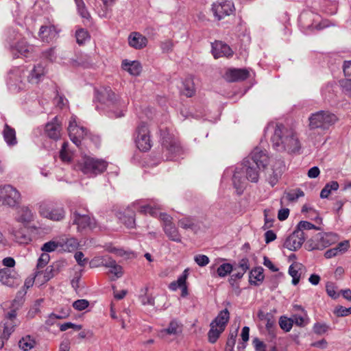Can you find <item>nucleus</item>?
<instances>
[{
    "mask_svg": "<svg viewBox=\"0 0 351 351\" xmlns=\"http://www.w3.org/2000/svg\"><path fill=\"white\" fill-rule=\"evenodd\" d=\"M164 231L166 235L171 241L180 243L181 242V236L176 227L172 223H168L164 226Z\"/></svg>",
    "mask_w": 351,
    "mask_h": 351,
    "instance_id": "e433bc0d",
    "label": "nucleus"
},
{
    "mask_svg": "<svg viewBox=\"0 0 351 351\" xmlns=\"http://www.w3.org/2000/svg\"><path fill=\"white\" fill-rule=\"evenodd\" d=\"M21 195L20 192L10 184L0 185V206L11 208L20 204Z\"/></svg>",
    "mask_w": 351,
    "mask_h": 351,
    "instance_id": "1a4fd4ad",
    "label": "nucleus"
},
{
    "mask_svg": "<svg viewBox=\"0 0 351 351\" xmlns=\"http://www.w3.org/2000/svg\"><path fill=\"white\" fill-rule=\"evenodd\" d=\"M350 247V243L348 240L339 243L336 247L326 251L324 256L326 258H331L339 254L345 253Z\"/></svg>",
    "mask_w": 351,
    "mask_h": 351,
    "instance_id": "cd10ccee",
    "label": "nucleus"
},
{
    "mask_svg": "<svg viewBox=\"0 0 351 351\" xmlns=\"http://www.w3.org/2000/svg\"><path fill=\"white\" fill-rule=\"evenodd\" d=\"M45 73V68L41 64H38L34 66V69L31 72V77L32 80L34 79L36 82H38L41 77H43Z\"/></svg>",
    "mask_w": 351,
    "mask_h": 351,
    "instance_id": "c03bdc74",
    "label": "nucleus"
},
{
    "mask_svg": "<svg viewBox=\"0 0 351 351\" xmlns=\"http://www.w3.org/2000/svg\"><path fill=\"white\" fill-rule=\"evenodd\" d=\"M162 135V152L167 160H172L181 153V147L172 134L165 132Z\"/></svg>",
    "mask_w": 351,
    "mask_h": 351,
    "instance_id": "9d476101",
    "label": "nucleus"
},
{
    "mask_svg": "<svg viewBox=\"0 0 351 351\" xmlns=\"http://www.w3.org/2000/svg\"><path fill=\"white\" fill-rule=\"evenodd\" d=\"M238 267L241 269V271L245 273L250 269V263L248 258H242L239 262Z\"/></svg>",
    "mask_w": 351,
    "mask_h": 351,
    "instance_id": "774afa93",
    "label": "nucleus"
},
{
    "mask_svg": "<svg viewBox=\"0 0 351 351\" xmlns=\"http://www.w3.org/2000/svg\"><path fill=\"white\" fill-rule=\"evenodd\" d=\"M17 313L15 308H5L4 311L3 325L0 324V349L3 348L10 335L19 324Z\"/></svg>",
    "mask_w": 351,
    "mask_h": 351,
    "instance_id": "423d86ee",
    "label": "nucleus"
},
{
    "mask_svg": "<svg viewBox=\"0 0 351 351\" xmlns=\"http://www.w3.org/2000/svg\"><path fill=\"white\" fill-rule=\"evenodd\" d=\"M184 89L182 93L187 97H191L195 93V87L193 82L191 79H187L183 82Z\"/></svg>",
    "mask_w": 351,
    "mask_h": 351,
    "instance_id": "49530a36",
    "label": "nucleus"
},
{
    "mask_svg": "<svg viewBox=\"0 0 351 351\" xmlns=\"http://www.w3.org/2000/svg\"><path fill=\"white\" fill-rule=\"evenodd\" d=\"M3 136L8 145L13 146L17 143L15 130L10 128L8 124L4 126Z\"/></svg>",
    "mask_w": 351,
    "mask_h": 351,
    "instance_id": "c9c22d12",
    "label": "nucleus"
},
{
    "mask_svg": "<svg viewBox=\"0 0 351 351\" xmlns=\"http://www.w3.org/2000/svg\"><path fill=\"white\" fill-rule=\"evenodd\" d=\"M279 325L283 330L289 332L293 325L292 318L282 316L279 320Z\"/></svg>",
    "mask_w": 351,
    "mask_h": 351,
    "instance_id": "3c124183",
    "label": "nucleus"
},
{
    "mask_svg": "<svg viewBox=\"0 0 351 351\" xmlns=\"http://www.w3.org/2000/svg\"><path fill=\"white\" fill-rule=\"evenodd\" d=\"M61 123L58 117L45 125V133L51 139L58 140L60 137Z\"/></svg>",
    "mask_w": 351,
    "mask_h": 351,
    "instance_id": "aec40b11",
    "label": "nucleus"
},
{
    "mask_svg": "<svg viewBox=\"0 0 351 351\" xmlns=\"http://www.w3.org/2000/svg\"><path fill=\"white\" fill-rule=\"evenodd\" d=\"M189 276V269H186L183 273L178 277V280L171 282L169 288L171 291H176L178 288L181 289V295L185 297L188 295V289L186 286V279Z\"/></svg>",
    "mask_w": 351,
    "mask_h": 351,
    "instance_id": "f3484780",
    "label": "nucleus"
},
{
    "mask_svg": "<svg viewBox=\"0 0 351 351\" xmlns=\"http://www.w3.org/2000/svg\"><path fill=\"white\" fill-rule=\"evenodd\" d=\"M97 98L99 102L106 104L111 108L115 117L123 116V112L125 111L128 101V99H122L116 95L110 87L104 88L98 92Z\"/></svg>",
    "mask_w": 351,
    "mask_h": 351,
    "instance_id": "7ed1b4c3",
    "label": "nucleus"
},
{
    "mask_svg": "<svg viewBox=\"0 0 351 351\" xmlns=\"http://www.w3.org/2000/svg\"><path fill=\"white\" fill-rule=\"evenodd\" d=\"M263 279V268L262 267H255L250 272L249 282L251 285H258Z\"/></svg>",
    "mask_w": 351,
    "mask_h": 351,
    "instance_id": "f704fd0d",
    "label": "nucleus"
},
{
    "mask_svg": "<svg viewBox=\"0 0 351 351\" xmlns=\"http://www.w3.org/2000/svg\"><path fill=\"white\" fill-rule=\"evenodd\" d=\"M149 130L145 123H140L135 132L134 141L136 147L142 152L149 151L152 146Z\"/></svg>",
    "mask_w": 351,
    "mask_h": 351,
    "instance_id": "9b49d317",
    "label": "nucleus"
},
{
    "mask_svg": "<svg viewBox=\"0 0 351 351\" xmlns=\"http://www.w3.org/2000/svg\"><path fill=\"white\" fill-rule=\"evenodd\" d=\"M132 207H134L135 210H137L141 213H149L153 217H156L158 215L157 209L151 206L149 204L140 205L138 202H134L132 204Z\"/></svg>",
    "mask_w": 351,
    "mask_h": 351,
    "instance_id": "58836bf2",
    "label": "nucleus"
},
{
    "mask_svg": "<svg viewBox=\"0 0 351 351\" xmlns=\"http://www.w3.org/2000/svg\"><path fill=\"white\" fill-rule=\"evenodd\" d=\"M80 170L88 176H95L105 171L108 162L102 159L84 157L79 163Z\"/></svg>",
    "mask_w": 351,
    "mask_h": 351,
    "instance_id": "6e6552de",
    "label": "nucleus"
},
{
    "mask_svg": "<svg viewBox=\"0 0 351 351\" xmlns=\"http://www.w3.org/2000/svg\"><path fill=\"white\" fill-rule=\"evenodd\" d=\"M307 236L304 232L295 230L286 238L283 246L289 250L296 251L302 247Z\"/></svg>",
    "mask_w": 351,
    "mask_h": 351,
    "instance_id": "4468645a",
    "label": "nucleus"
},
{
    "mask_svg": "<svg viewBox=\"0 0 351 351\" xmlns=\"http://www.w3.org/2000/svg\"><path fill=\"white\" fill-rule=\"evenodd\" d=\"M10 233L13 240L19 244L28 243L31 241L28 231L25 227H12Z\"/></svg>",
    "mask_w": 351,
    "mask_h": 351,
    "instance_id": "6ab92c4d",
    "label": "nucleus"
},
{
    "mask_svg": "<svg viewBox=\"0 0 351 351\" xmlns=\"http://www.w3.org/2000/svg\"><path fill=\"white\" fill-rule=\"evenodd\" d=\"M147 38L137 32L130 33L128 36L129 45L136 49H141L147 45Z\"/></svg>",
    "mask_w": 351,
    "mask_h": 351,
    "instance_id": "4be33fe9",
    "label": "nucleus"
},
{
    "mask_svg": "<svg viewBox=\"0 0 351 351\" xmlns=\"http://www.w3.org/2000/svg\"><path fill=\"white\" fill-rule=\"evenodd\" d=\"M122 68L132 75H138L141 71V66L137 61L128 62L125 60L122 62Z\"/></svg>",
    "mask_w": 351,
    "mask_h": 351,
    "instance_id": "72a5a7b5",
    "label": "nucleus"
},
{
    "mask_svg": "<svg viewBox=\"0 0 351 351\" xmlns=\"http://www.w3.org/2000/svg\"><path fill=\"white\" fill-rule=\"evenodd\" d=\"M212 53L215 58L230 57L233 54L230 47L221 41H216L212 44Z\"/></svg>",
    "mask_w": 351,
    "mask_h": 351,
    "instance_id": "a211bd4d",
    "label": "nucleus"
},
{
    "mask_svg": "<svg viewBox=\"0 0 351 351\" xmlns=\"http://www.w3.org/2000/svg\"><path fill=\"white\" fill-rule=\"evenodd\" d=\"M230 319L227 308L221 311L218 315L210 324V328L208 332V340L210 343H215L224 331Z\"/></svg>",
    "mask_w": 351,
    "mask_h": 351,
    "instance_id": "0eeeda50",
    "label": "nucleus"
},
{
    "mask_svg": "<svg viewBox=\"0 0 351 351\" xmlns=\"http://www.w3.org/2000/svg\"><path fill=\"white\" fill-rule=\"evenodd\" d=\"M324 242H325L326 247L334 244L339 239L337 234L332 232H324Z\"/></svg>",
    "mask_w": 351,
    "mask_h": 351,
    "instance_id": "603ef678",
    "label": "nucleus"
},
{
    "mask_svg": "<svg viewBox=\"0 0 351 351\" xmlns=\"http://www.w3.org/2000/svg\"><path fill=\"white\" fill-rule=\"evenodd\" d=\"M303 271V265L300 263H294L289 268V274L292 277V283L296 285Z\"/></svg>",
    "mask_w": 351,
    "mask_h": 351,
    "instance_id": "2f4dec72",
    "label": "nucleus"
},
{
    "mask_svg": "<svg viewBox=\"0 0 351 351\" xmlns=\"http://www.w3.org/2000/svg\"><path fill=\"white\" fill-rule=\"evenodd\" d=\"M285 165L281 160H278L274 165L272 174L267 178V181L271 186H274L277 184L283 171L285 170Z\"/></svg>",
    "mask_w": 351,
    "mask_h": 351,
    "instance_id": "bb28decb",
    "label": "nucleus"
},
{
    "mask_svg": "<svg viewBox=\"0 0 351 351\" xmlns=\"http://www.w3.org/2000/svg\"><path fill=\"white\" fill-rule=\"evenodd\" d=\"M271 141L274 148L279 152L298 153L301 149V144L295 132L282 124H276Z\"/></svg>",
    "mask_w": 351,
    "mask_h": 351,
    "instance_id": "f03ea898",
    "label": "nucleus"
},
{
    "mask_svg": "<svg viewBox=\"0 0 351 351\" xmlns=\"http://www.w3.org/2000/svg\"><path fill=\"white\" fill-rule=\"evenodd\" d=\"M326 292L330 297L335 299L339 296V293L337 291V287L334 283L328 282L326 284Z\"/></svg>",
    "mask_w": 351,
    "mask_h": 351,
    "instance_id": "4d7b16f0",
    "label": "nucleus"
},
{
    "mask_svg": "<svg viewBox=\"0 0 351 351\" xmlns=\"http://www.w3.org/2000/svg\"><path fill=\"white\" fill-rule=\"evenodd\" d=\"M45 279H46L45 275L43 274V271L40 269H38V270L36 269L34 273L35 282L36 284H38V285H41L49 280H45Z\"/></svg>",
    "mask_w": 351,
    "mask_h": 351,
    "instance_id": "13d9d810",
    "label": "nucleus"
},
{
    "mask_svg": "<svg viewBox=\"0 0 351 351\" xmlns=\"http://www.w3.org/2000/svg\"><path fill=\"white\" fill-rule=\"evenodd\" d=\"M304 195V193L300 189L291 191L289 192L285 193V195L280 199V204L281 205L283 204V201L285 199L289 202H295L297 201L299 197H303Z\"/></svg>",
    "mask_w": 351,
    "mask_h": 351,
    "instance_id": "ea45409f",
    "label": "nucleus"
},
{
    "mask_svg": "<svg viewBox=\"0 0 351 351\" xmlns=\"http://www.w3.org/2000/svg\"><path fill=\"white\" fill-rule=\"evenodd\" d=\"M0 282L8 287L17 286L20 283V278L14 269L3 268L0 269Z\"/></svg>",
    "mask_w": 351,
    "mask_h": 351,
    "instance_id": "dca6fc26",
    "label": "nucleus"
},
{
    "mask_svg": "<svg viewBox=\"0 0 351 351\" xmlns=\"http://www.w3.org/2000/svg\"><path fill=\"white\" fill-rule=\"evenodd\" d=\"M311 130H328L338 121V117L329 110H320L313 113L308 118Z\"/></svg>",
    "mask_w": 351,
    "mask_h": 351,
    "instance_id": "20e7f679",
    "label": "nucleus"
},
{
    "mask_svg": "<svg viewBox=\"0 0 351 351\" xmlns=\"http://www.w3.org/2000/svg\"><path fill=\"white\" fill-rule=\"evenodd\" d=\"M248 77L249 71L244 69H232L226 73V79L230 82L244 80Z\"/></svg>",
    "mask_w": 351,
    "mask_h": 351,
    "instance_id": "a878e982",
    "label": "nucleus"
},
{
    "mask_svg": "<svg viewBox=\"0 0 351 351\" xmlns=\"http://www.w3.org/2000/svg\"><path fill=\"white\" fill-rule=\"evenodd\" d=\"M111 266H109L108 268H109V273L113 275V277H112V280H115L117 278H119L122 276L123 272L122 267L118 264H117L116 261L113 260L112 262H111Z\"/></svg>",
    "mask_w": 351,
    "mask_h": 351,
    "instance_id": "37998d69",
    "label": "nucleus"
},
{
    "mask_svg": "<svg viewBox=\"0 0 351 351\" xmlns=\"http://www.w3.org/2000/svg\"><path fill=\"white\" fill-rule=\"evenodd\" d=\"M19 347L23 351H30L36 349L38 344L36 340L30 335L22 337L19 341Z\"/></svg>",
    "mask_w": 351,
    "mask_h": 351,
    "instance_id": "7c9ffc66",
    "label": "nucleus"
},
{
    "mask_svg": "<svg viewBox=\"0 0 351 351\" xmlns=\"http://www.w3.org/2000/svg\"><path fill=\"white\" fill-rule=\"evenodd\" d=\"M178 223L180 228L185 230H194L196 228L195 219L189 217L180 219Z\"/></svg>",
    "mask_w": 351,
    "mask_h": 351,
    "instance_id": "79ce46f5",
    "label": "nucleus"
},
{
    "mask_svg": "<svg viewBox=\"0 0 351 351\" xmlns=\"http://www.w3.org/2000/svg\"><path fill=\"white\" fill-rule=\"evenodd\" d=\"M194 261L200 267H204L210 262L209 258L204 254H197L195 256Z\"/></svg>",
    "mask_w": 351,
    "mask_h": 351,
    "instance_id": "6e6d98bb",
    "label": "nucleus"
},
{
    "mask_svg": "<svg viewBox=\"0 0 351 351\" xmlns=\"http://www.w3.org/2000/svg\"><path fill=\"white\" fill-rule=\"evenodd\" d=\"M339 184L337 181H332L327 183L322 189L320 193V197L322 199L328 198L332 191H337Z\"/></svg>",
    "mask_w": 351,
    "mask_h": 351,
    "instance_id": "a19ab883",
    "label": "nucleus"
},
{
    "mask_svg": "<svg viewBox=\"0 0 351 351\" xmlns=\"http://www.w3.org/2000/svg\"><path fill=\"white\" fill-rule=\"evenodd\" d=\"M293 324H295L299 326H304L308 324V320L303 317L294 315L292 317Z\"/></svg>",
    "mask_w": 351,
    "mask_h": 351,
    "instance_id": "0e129e2a",
    "label": "nucleus"
},
{
    "mask_svg": "<svg viewBox=\"0 0 351 351\" xmlns=\"http://www.w3.org/2000/svg\"><path fill=\"white\" fill-rule=\"evenodd\" d=\"M76 41L80 45H84L90 39V35L87 30L79 29L75 32Z\"/></svg>",
    "mask_w": 351,
    "mask_h": 351,
    "instance_id": "a18cd8bd",
    "label": "nucleus"
},
{
    "mask_svg": "<svg viewBox=\"0 0 351 351\" xmlns=\"http://www.w3.org/2000/svg\"><path fill=\"white\" fill-rule=\"evenodd\" d=\"M34 219L32 211L27 206H22L18 209L16 219L19 222L29 223Z\"/></svg>",
    "mask_w": 351,
    "mask_h": 351,
    "instance_id": "c756f323",
    "label": "nucleus"
},
{
    "mask_svg": "<svg viewBox=\"0 0 351 351\" xmlns=\"http://www.w3.org/2000/svg\"><path fill=\"white\" fill-rule=\"evenodd\" d=\"M341 86L345 94L351 98V80H342Z\"/></svg>",
    "mask_w": 351,
    "mask_h": 351,
    "instance_id": "680f3d73",
    "label": "nucleus"
},
{
    "mask_svg": "<svg viewBox=\"0 0 351 351\" xmlns=\"http://www.w3.org/2000/svg\"><path fill=\"white\" fill-rule=\"evenodd\" d=\"M182 331L181 326L176 321H171L167 328L158 332V337L166 339L167 335H177Z\"/></svg>",
    "mask_w": 351,
    "mask_h": 351,
    "instance_id": "c85d7f7f",
    "label": "nucleus"
},
{
    "mask_svg": "<svg viewBox=\"0 0 351 351\" xmlns=\"http://www.w3.org/2000/svg\"><path fill=\"white\" fill-rule=\"evenodd\" d=\"M8 88L12 92H16L22 88V80L19 71L10 72L7 82Z\"/></svg>",
    "mask_w": 351,
    "mask_h": 351,
    "instance_id": "393cba45",
    "label": "nucleus"
},
{
    "mask_svg": "<svg viewBox=\"0 0 351 351\" xmlns=\"http://www.w3.org/2000/svg\"><path fill=\"white\" fill-rule=\"evenodd\" d=\"M68 132L71 141L77 147L81 145L82 141L87 135V130L77 122V117L71 116L68 125Z\"/></svg>",
    "mask_w": 351,
    "mask_h": 351,
    "instance_id": "f8f14e48",
    "label": "nucleus"
},
{
    "mask_svg": "<svg viewBox=\"0 0 351 351\" xmlns=\"http://www.w3.org/2000/svg\"><path fill=\"white\" fill-rule=\"evenodd\" d=\"M69 314H70V308H63L62 311H60L59 312L53 313L49 315V319L47 320V323L52 324L53 323H52L51 320L53 319H54V318L59 319H64V318H66L69 315Z\"/></svg>",
    "mask_w": 351,
    "mask_h": 351,
    "instance_id": "de8ad7c7",
    "label": "nucleus"
},
{
    "mask_svg": "<svg viewBox=\"0 0 351 351\" xmlns=\"http://www.w3.org/2000/svg\"><path fill=\"white\" fill-rule=\"evenodd\" d=\"M60 241H49L48 242L45 243L41 247V250L45 253L52 252L56 250L58 247H60Z\"/></svg>",
    "mask_w": 351,
    "mask_h": 351,
    "instance_id": "09e8293b",
    "label": "nucleus"
},
{
    "mask_svg": "<svg viewBox=\"0 0 351 351\" xmlns=\"http://www.w3.org/2000/svg\"><path fill=\"white\" fill-rule=\"evenodd\" d=\"M234 4L229 0H217L213 4L212 11L214 16L221 20L226 16H230L234 11Z\"/></svg>",
    "mask_w": 351,
    "mask_h": 351,
    "instance_id": "ddd939ff",
    "label": "nucleus"
},
{
    "mask_svg": "<svg viewBox=\"0 0 351 351\" xmlns=\"http://www.w3.org/2000/svg\"><path fill=\"white\" fill-rule=\"evenodd\" d=\"M252 343L256 351H265V344L258 338H254L252 341Z\"/></svg>",
    "mask_w": 351,
    "mask_h": 351,
    "instance_id": "69168bd1",
    "label": "nucleus"
},
{
    "mask_svg": "<svg viewBox=\"0 0 351 351\" xmlns=\"http://www.w3.org/2000/svg\"><path fill=\"white\" fill-rule=\"evenodd\" d=\"M74 257L77 264L81 267H84L88 263V258H84V255L82 252H77Z\"/></svg>",
    "mask_w": 351,
    "mask_h": 351,
    "instance_id": "052dcab7",
    "label": "nucleus"
},
{
    "mask_svg": "<svg viewBox=\"0 0 351 351\" xmlns=\"http://www.w3.org/2000/svg\"><path fill=\"white\" fill-rule=\"evenodd\" d=\"M50 256L47 253H43L38 260L36 269H41L49 263Z\"/></svg>",
    "mask_w": 351,
    "mask_h": 351,
    "instance_id": "5fc2aeb1",
    "label": "nucleus"
},
{
    "mask_svg": "<svg viewBox=\"0 0 351 351\" xmlns=\"http://www.w3.org/2000/svg\"><path fill=\"white\" fill-rule=\"evenodd\" d=\"M73 224L77 226V230L82 231L86 228L92 229L95 227V219L87 214H81L77 210L73 214Z\"/></svg>",
    "mask_w": 351,
    "mask_h": 351,
    "instance_id": "2eb2a0df",
    "label": "nucleus"
},
{
    "mask_svg": "<svg viewBox=\"0 0 351 351\" xmlns=\"http://www.w3.org/2000/svg\"><path fill=\"white\" fill-rule=\"evenodd\" d=\"M269 163V157L266 150L256 147L251 154L246 157L242 163L241 169L237 168L234 171L232 182L237 190L243 187L245 179L257 182L260 171L264 169Z\"/></svg>",
    "mask_w": 351,
    "mask_h": 351,
    "instance_id": "f257e3e1",
    "label": "nucleus"
},
{
    "mask_svg": "<svg viewBox=\"0 0 351 351\" xmlns=\"http://www.w3.org/2000/svg\"><path fill=\"white\" fill-rule=\"evenodd\" d=\"M16 49L21 56L28 58L33 53L34 47L28 45L25 40H22L16 45Z\"/></svg>",
    "mask_w": 351,
    "mask_h": 351,
    "instance_id": "4c0bfd02",
    "label": "nucleus"
},
{
    "mask_svg": "<svg viewBox=\"0 0 351 351\" xmlns=\"http://www.w3.org/2000/svg\"><path fill=\"white\" fill-rule=\"evenodd\" d=\"M58 36V31L53 25H43L40 28L39 36L43 42L49 43Z\"/></svg>",
    "mask_w": 351,
    "mask_h": 351,
    "instance_id": "b1692460",
    "label": "nucleus"
},
{
    "mask_svg": "<svg viewBox=\"0 0 351 351\" xmlns=\"http://www.w3.org/2000/svg\"><path fill=\"white\" fill-rule=\"evenodd\" d=\"M312 229L318 230L319 228L308 221H301L298 224L295 230H300V232H304V230H310Z\"/></svg>",
    "mask_w": 351,
    "mask_h": 351,
    "instance_id": "864d4df0",
    "label": "nucleus"
},
{
    "mask_svg": "<svg viewBox=\"0 0 351 351\" xmlns=\"http://www.w3.org/2000/svg\"><path fill=\"white\" fill-rule=\"evenodd\" d=\"M233 270V266L230 263H223L217 269V275L219 277H225L230 274Z\"/></svg>",
    "mask_w": 351,
    "mask_h": 351,
    "instance_id": "8fccbe9b",
    "label": "nucleus"
},
{
    "mask_svg": "<svg viewBox=\"0 0 351 351\" xmlns=\"http://www.w3.org/2000/svg\"><path fill=\"white\" fill-rule=\"evenodd\" d=\"M43 272L45 275V280H50L58 273V269L53 265H49Z\"/></svg>",
    "mask_w": 351,
    "mask_h": 351,
    "instance_id": "bf43d9fd",
    "label": "nucleus"
},
{
    "mask_svg": "<svg viewBox=\"0 0 351 351\" xmlns=\"http://www.w3.org/2000/svg\"><path fill=\"white\" fill-rule=\"evenodd\" d=\"M324 239V232L317 233L307 241L305 244V248L308 251L324 250L326 248Z\"/></svg>",
    "mask_w": 351,
    "mask_h": 351,
    "instance_id": "5701e85b",
    "label": "nucleus"
},
{
    "mask_svg": "<svg viewBox=\"0 0 351 351\" xmlns=\"http://www.w3.org/2000/svg\"><path fill=\"white\" fill-rule=\"evenodd\" d=\"M135 208L132 204L119 213V219L127 228H132L135 226Z\"/></svg>",
    "mask_w": 351,
    "mask_h": 351,
    "instance_id": "412c9836",
    "label": "nucleus"
},
{
    "mask_svg": "<svg viewBox=\"0 0 351 351\" xmlns=\"http://www.w3.org/2000/svg\"><path fill=\"white\" fill-rule=\"evenodd\" d=\"M67 99L63 96L57 94V96L54 98L55 104L60 108H62L67 104Z\"/></svg>",
    "mask_w": 351,
    "mask_h": 351,
    "instance_id": "e2e57ef3",
    "label": "nucleus"
},
{
    "mask_svg": "<svg viewBox=\"0 0 351 351\" xmlns=\"http://www.w3.org/2000/svg\"><path fill=\"white\" fill-rule=\"evenodd\" d=\"M60 247L62 250L67 252H73L79 247V242L74 237L66 238L65 239H62L60 241Z\"/></svg>",
    "mask_w": 351,
    "mask_h": 351,
    "instance_id": "473e14b6",
    "label": "nucleus"
},
{
    "mask_svg": "<svg viewBox=\"0 0 351 351\" xmlns=\"http://www.w3.org/2000/svg\"><path fill=\"white\" fill-rule=\"evenodd\" d=\"M38 213L42 217L54 221H62L66 216L64 206L60 203L50 200L39 204Z\"/></svg>",
    "mask_w": 351,
    "mask_h": 351,
    "instance_id": "39448f33",
    "label": "nucleus"
},
{
    "mask_svg": "<svg viewBox=\"0 0 351 351\" xmlns=\"http://www.w3.org/2000/svg\"><path fill=\"white\" fill-rule=\"evenodd\" d=\"M343 70L346 77V80H351V60L344 62Z\"/></svg>",
    "mask_w": 351,
    "mask_h": 351,
    "instance_id": "338daca9",
    "label": "nucleus"
}]
</instances>
